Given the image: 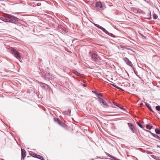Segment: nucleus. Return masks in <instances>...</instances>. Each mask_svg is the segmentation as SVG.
Here are the masks:
<instances>
[{
  "mask_svg": "<svg viewBox=\"0 0 160 160\" xmlns=\"http://www.w3.org/2000/svg\"><path fill=\"white\" fill-rule=\"evenodd\" d=\"M48 91H50V92H51L52 93H53V90H52V89L50 87V88H49Z\"/></svg>",
  "mask_w": 160,
  "mask_h": 160,
  "instance_id": "obj_35",
  "label": "nucleus"
},
{
  "mask_svg": "<svg viewBox=\"0 0 160 160\" xmlns=\"http://www.w3.org/2000/svg\"><path fill=\"white\" fill-rule=\"evenodd\" d=\"M54 121L57 123H58L62 127H63L64 125V123L61 121L60 119L58 118H54Z\"/></svg>",
  "mask_w": 160,
  "mask_h": 160,
  "instance_id": "obj_11",
  "label": "nucleus"
},
{
  "mask_svg": "<svg viewBox=\"0 0 160 160\" xmlns=\"http://www.w3.org/2000/svg\"><path fill=\"white\" fill-rule=\"evenodd\" d=\"M119 114H115V115H112V116H119Z\"/></svg>",
  "mask_w": 160,
  "mask_h": 160,
  "instance_id": "obj_39",
  "label": "nucleus"
},
{
  "mask_svg": "<svg viewBox=\"0 0 160 160\" xmlns=\"http://www.w3.org/2000/svg\"><path fill=\"white\" fill-rule=\"evenodd\" d=\"M27 92L29 93H30V91L29 90H28L27 91Z\"/></svg>",
  "mask_w": 160,
  "mask_h": 160,
  "instance_id": "obj_42",
  "label": "nucleus"
},
{
  "mask_svg": "<svg viewBox=\"0 0 160 160\" xmlns=\"http://www.w3.org/2000/svg\"><path fill=\"white\" fill-rule=\"evenodd\" d=\"M140 105L141 106L142 105H143V103H141Z\"/></svg>",
  "mask_w": 160,
  "mask_h": 160,
  "instance_id": "obj_45",
  "label": "nucleus"
},
{
  "mask_svg": "<svg viewBox=\"0 0 160 160\" xmlns=\"http://www.w3.org/2000/svg\"><path fill=\"white\" fill-rule=\"evenodd\" d=\"M124 47H122V48H123Z\"/></svg>",
  "mask_w": 160,
  "mask_h": 160,
  "instance_id": "obj_47",
  "label": "nucleus"
},
{
  "mask_svg": "<svg viewBox=\"0 0 160 160\" xmlns=\"http://www.w3.org/2000/svg\"><path fill=\"white\" fill-rule=\"evenodd\" d=\"M38 83L39 84L40 86L46 91L49 90V88H50V87L49 86L46 84L40 82H38Z\"/></svg>",
  "mask_w": 160,
  "mask_h": 160,
  "instance_id": "obj_5",
  "label": "nucleus"
},
{
  "mask_svg": "<svg viewBox=\"0 0 160 160\" xmlns=\"http://www.w3.org/2000/svg\"><path fill=\"white\" fill-rule=\"evenodd\" d=\"M113 108H116L115 107H113Z\"/></svg>",
  "mask_w": 160,
  "mask_h": 160,
  "instance_id": "obj_49",
  "label": "nucleus"
},
{
  "mask_svg": "<svg viewBox=\"0 0 160 160\" xmlns=\"http://www.w3.org/2000/svg\"><path fill=\"white\" fill-rule=\"evenodd\" d=\"M92 92L95 94L96 95H97L98 92L96 90H93L92 91Z\"/></svg>",
  "mask_w": 160,
  "mask_h": 160,
  "instance_id": "obj_32",
  "label": "nucleus"
},
{
  "mask_svg": "<svg viewBox=\"0 0 160 160\" xmlns=\"http://www.w3.org/2000/svg\"><path fill=\"white\" fill-rule=\"evenodd\" d=\"M127 73L128 75V76H129V74H128V73L127 72Z\"/></svg>",
  "mask_w": 160,
  "mask_h": 160,
  "instance_id": "obj_46",
  "label": "nucleus"
},
{
  "mask_svg": "<svg viewBox=\"0 0 160 160\" xmlns=\"http://www.w3.org/2000/svg\"><path fill=\"white\" fill-rule=\"evenodd\" d=\"M159 113L160 114V112H159Z\"/></svg>",
  "mask_w": 160,
  "mask_h": 160,
  "instance_id": "obj_50",
  "label": "nucleus"
},
{
  "mask_svg": "<svg viewBox=\"0 0 160 160\" xmlns=\"http://www.w3.org/2000/svg\"><path fill=\"white\" fill-rule=\"evenodd\" d=\"M26 152L24 149H21V158L22 160H24L26 156Z\"/></svg>",
  "mask_w": 160,
  "mask_h": 160,
  "instance_id": "obj_12",
  "label": "nucleus"
},
{
  "mask_svg": "<svg viewBox=\"0 0 160 160\" xmlns=\"http://www.w3.org/2000/svg\"><path fill=\"white\" fill-rule=\"evenodd\" d=\"M111 85L113 87H115L116 88V87H117V85H116L114 84H111Z\"/></svg>",
  "mask_w": 160,
  "mask_h": 160,
  "instance_id": "obj_37",
  "label": "nucleus"
},
{
  "mask_svg": "<svg viewBox=\"0 0 160 160\" xmlns=\"http://www.w3.org/2000/svg\"><path fill=\"white\" fill-rule=\"evenodd\" d=\"M157 148H160V145H157Z\"/></svg>",
  "mask_w": 160,
  "mask_h": 160,
  "instance_id": "obj_40",
  "label": "nucleus"
},
{
  "mask_svg": "<svg viewBox=\"0 0 160 160\" xmlns=\"http://www.w3.org/2000/svg\"><path fill=\"white\" fill-rule=\"evenodd\" d=\"M2 160H4V159H2Z\"/></svg>",
  "mask_w": 160,
  "mask_h": 160,
  "instance_id": "obj_48",
  "label": "nucleus"
},
{
  "mask_svg": "<svg viewBox=\"0 0 160 160\" xmlns=\"http://www.w3.org/2000/svg\"><path fill=\"white\" fill-rule=\"evenodd\" d=\"M36 158H38L42 160H45L43 158V157L42 156L40 155H37Z\"/></svg>",
  "mask_w": 160,
  "mask_h": 160,
  "instance_id": "obj_24",
  "label": "nucleus"
},
{
  "mask_svg": "<svg viewBox=\"0 0 160 160\" xmlns=\"http://www.w3.org/2000/svg\"><path fill=\"white\" fill-rule=\"evenodd\" d=\"M157 160H160V158H159L158 157L157 159H156Z\"/></svg>",
  "mask_w": 160,
  "mask_h": 160,
  "instance_id": "obj_43",
  "label": "nucleus"
},
{
  "mask_svg": "<svg viewBox=\"0 0 160 160\" xmlns=\"http://www.w3.org/2000/svg\"><path fill=\"white\" fill-rule=\"evenodd\" d=\"M29 154L35 158H36L37 156V154H36L32 151L30 152Z\"/></svg>",
  "mask_w": 160,
  "mask_h": 160,
  "instance_id": "obj_21",
  "label": "nucleus"
},
{
  "mask_svg": "<svg viewBox=\"0 0 160 160\" xmlns=\"http://www.w3.org/2000/svg\"><path fill=\"white\" fill-rule=\"evenodd\" d=\"M93 23V24L94 25V26L97 27V28H98L101 29L102 28V27L100 26L98 24H96L95 23Z\"/></svg>",
  "mask_w": 160,
  "mask_h": 160,
  "instance_id": "obj_25",
  "label": "nucleus"
},
{
  "mask_svg": "<svg viewBox=\"0 0 160 160\" xmlns=\"http://www.w3.org/2000/svg\"><path fill=\"white\" fill-rule=\"evenodd\" d=\"M153 126L151 125H150L149 124H148L146 126V128L147 129L149 130H151Z\"/></svg>",
  "mask_w": 160,
  "mask_h": 160,
  "instance_id": "obj_22",
  "label": "nucleus"
},
{
  "mask_svg": "<svg viewBox=\"0 0 160 160\" xmlns=\"http://www.w3.org/2000/svg\"><path fill=\"white\" fill-rule=\"evenodd\" d=\"M143 129L144 130L146 131V132H150L151 133V134H152V133L151 132V131L146 130V129H145L144 128H143Z\"/></svg>",
  "mask_w": 160,
  "mask_h": 160,
  "instance_id": "obj_33",
  "label": "nucleus"
},
{
  "mask_svg": "<svg viewBox=\"0 0 160 160\" xmlns=\"http://www.w3.org/2000/svg\"><path fill=\"white\" fill-rule=\"evenodd\" d=\"M42 77L44 80L49 81L52 78V76L50 72H43L42 73Z\"/></svg>",
  "mask_w": 160,
  "mask_h": 160,
  "instance_id": "obj_2",
  "label": "nucleus"
},
{
  "mask_svg": "<svg viewBox=\"0 0 160 160\" xmlns=\"http://www.w3.org/2000/svg\"><path fill=\"white\" fill-rule=\"evenodd\" d=\"M98 101L100 103H102L104 107H108V105L106 101L102 98L98 96Z\"/></svg>",
  "mask_w": 160,
  "mask_h": 160,
  "instance_id": "obj_7",
  "label": "nucleus"
},
{
  "mask_svg": "<svg viewBox=\"0 0 160 160\" xmlns=\"http://www.w3.org/2000/svg\"><path fill=\"white\" fill-rule=\"evenodd\" d=\"M11 52L18 59L21 58V56L19 52L14 48H12Z\"/></svg>",
  "mask_w": 160,
  "mask_h": 160,
  "instance_id": "obj_4",
  "label": "nucleus"
},
{
  "mask_svg": "<svg viewBox=\"0 0 160 160\" xmlns=\"http://www.w3.org/2000/svg\"><path fill=\"white\" fill-rule=\"evenodd\" d=\"M131 10L135 13H142V14H145V13L144 12L138 8L133 7L131 8Z\"/></svg>",
  "mask_w": 160,
  "mask_h": 160,
  "instance_id": "obj_6",
  "label": "nucleus"
},
{
  "mask_svg": "<svg viewBox=\"0 0 160 160\" xmlns=\"http://www.w3.org/2000/svg\"><path fill=\"white\" fill-rule=\"evenodd\" d=\"M71 113V110L70 109H68L67 111H65L63 112L62 113L66 115H68L70 116Z\"/></svg>",
  "mask_w": 160,
  "mask_h": 160,
  "instance_id": "obj_15",
  "label": "nucleus"
},
{
  "mask_svg": "<svg viewBox=\"0 0 160 160\" xmlns=\"http://www.w3.org/2000/svg\"><path fill=\"white\" fill-rule=\"evenodd\" d=\"M1 19L3 21L7 22H12L15 24L19 23L20 20L12 15L7 14L2 17Z\"/></svg>",
  "mask_w": 160,
  "mask_h": 160,
  "instance_id": "obj_1",
  "label": "nucleus"
},
{
  "mask_svg": "<svg viewBox=\"0 0 160 160\" xmlns=\"http://www.w3.org/2000/svg\"><path fill=\"white\" fill-rule=\"evenodd\" d=\"M143 18L149 20H151L152 19L151 13L150 11H148V13L146 17H144Z\"/></svg>",
  "mask_w": 160,
  "mask_h": 160,
  "instance_id": "obj_13",
  "label": "nucleus"
},
{
  "mask_svg": "<svg viewBox=\"0 0 160 160\" xmlns=\"http://www.w3.org/2000/svg\"><path fill=\"white\" fill-rule=\"evenodd\" d=\"M155 132L157 134H160V130L158 128L155 129Z\"/></svg>",
  "mask_w": 160,
  "mask_h": 160,
  "instance_id": "obj_26",
  "label": "nucleus"
},
{
  "mask_svg": "<svg viewBox=\"0 0 160 160\" xmlns=\"http://www.w3.org/2000/svg\"><path fill=\"white\" fill-rule=\"evenodd\" d=\"M132 68V69L133 70V71L135 74V75H137L139 78L141 79V78L140 77L139 75H138V72L136 70L135 68L133 67Z\"/></svg>",
  "mask_w": 160,
  "mask_h": 160,
  "instance_id": "obj_20",
  "label": "nucleus"
},
{
  "mask_svg": "<svg viewBox=\"0 0 160 160\" xmlns=\"http://www.w3.org/2000/svg\"><path fill=\"white\" fill-rule=\"evenodd\" d=\"M136 123L141 128L143 129L144 128V127L139 122H138L137 121L136 122Z\"/></svg>",
  "mask_w": 160,
  "mask_h": 160,
  "instance_id": "obj_27",
  "label": "nucleus"
},
{
  "mask_svg": "<svg viewBox=\"0 0 160 160\" xmlns=\"http://www.w3.org/2000/svg\"><path fill=\"white\" fill-rule=\"evenodd\" d=\"M98 97V96H99L100 97H102V95L101 93H98L97 95H96Z\"/></svg>",
  "mask_w": 160,
  "mask_h": 160,
  "instance_id": "obj_31",
  "label": "nucleus"
},
{
  "mask_svg": "<svg viewBox=\"0 0 160 160\" xmlns=\"http://www.w3.org/2000/svg\"><path fill=\"white\" fill-rule=\"evenodd\" d=\"M153 17L154 19H156L158 18V16L156 14L154 13L153 14Z\"/></svg>",
  "mask_w": 160,
  "mask_h": 160,
  "instance_id": "obj_30",
  "label": "nucleus"
},
{
  "mask_svg": "<svg viewBox=\"0 0 160 160\" xmlns=\"http://www.w3.org/2000/svg\"><path fill=\"white\" fill-rule=\"evenodd\" d=\"M89 55L91 58L92 60L95 62L98 61V55L96 53V52H92L91 51H90L89 53Z\"/></svg>",
  "mask_w": 160,
  "mask_h": 160,
  "instance_id": "obj_3",
  "label": "nucleus"
},
{
  "mask_svg": "<svg viewBox=\"0 0 160 160\" xmlns=\"http://www.w3.org/2000/svg\"><path fill=\"white\" fill-rule=\"evenodd\" d=\"M148 152H148V154H149V153H152L151 152H149V151H148Z\"/></svg>",
  "mask_w": 160,
  "mask_h": 160,
  "instance_id": "obj_44",
  "label": "nucleus"
},
{
  "mask_svg": "<svg viewBox=\"0 0 160 160\" xmlns=\"http://www.w3.org/2000/svg\"><path fill=\"white\" fill-rule=\"evenodd\" d=\"M101 30H102L103 32H104L106 34H108L109 36L113 38H115L116 36L115 35L109 32L108 31H107L105 28L102 27V28Z\"/></svg>",
  "mask_w": 160,
  "mask_h": 160,
  "instance_id": "obj_9",
  "label": "nucleus"
},
{
  "mask_svg": "<svg viewBox=\"0 0 160 160\" xmlns=\"http://www.w3.org/2000/svg\"><path fill=\"white\" fill-rule=\"evenodd\" d=\"M83 86L84 87H86V85L85 84H83Z\"/></svg>",
  "mask_w": 160,
  "mask_h": 160,
  "instance_id": "obj_41",
  "label": "nucleus"
},
{
  "mask_svg": "<svg viewBox=\"0 0 160 160\" xmlns=\"http://www.w3.org/2000/svg\"><path fill=\"white\" fill-rule=\"evenodd\" d=\"M74 73L75 75L78 76H80L81 75V74L80 73L76 71H75L74 72Z\"/></svg>",
  "mask_w": 160,
  "mask_h": 160,
  "instance_id": "obj_28",
  "label": "nucleus"
},
{
  "mask_svg": "<svg viewBox=\"0 0 160 160\" xmlns=\"http://www.w3.org/2000/svg\"><path fill=\"white\" fill-rule=\"evenodd\" d=\"M128 124L130 129L133 133H134L135 132V129L134 125L131 122L128 123Z\"/></svg>",
  "mask_w": 160,
  "mask_h": 160,
  "instance_id": "obj_10",
  "label": "nucleus"
},
{
  "mask_svg": "<svg viewBox=\"0 0 160 160\" xmlns=\"http://www.w3.org/2000/svg\"><path fill=\"white\" fill-rule=\"evenodd\" d=\"M113 104L114 105L119 108L121 109L123 111H126V110L123 107H122V106H120L118 104H117V103H116L115 102H113Z\"/></svg>",
  "mask_w": 160,
  "mask_h": 160,
  "instance_id": "obj_19",
  "label": "nucleus"
},
{
  "mask_svg": "<svg viewBox=\"0 0 160 160\" xmlns=\"http://www.w3.org/2000/svg\"><path fill=\"white\" fill-rule=\"evenodd\" d=\"M96 7L98 8H102V3L101 2H98L95 4Z\"/></svg>",
  "mask_w": 160,
  "mask_h": 160,
  "instance_id": "obj_18",
  "label": "nucleus"
},
{
  "mask_svg": "<svg viewBox=\"0 0 160 160\" xmlns=\"http://www.w3.org/2000/svg\"><path fill=\"white\" fill-rule=\"evenodd\" d=\"M155 109L159 111V112H160V106L158 105L156 106V107Z\"/></svg>",
  "mask_w": 160,
  "mask_h": 160,
  "instance_id": "obj_29",
  "label": "nucleus"
},
{
  "mask_svg": "<svg viewBox=\"0 0 160 160\" xmlns=\"http://www.w3.org/2000/svg\"><path fill=\"white\" fill-rule=\"evenodd\" d=\"M152 135L153 136L154 138H156L157 139H158L159 140V142H160V137L157 135H156V134L153 133H152ZM154 140H155L156 141H159L158 140H157L156 139H153Z\"/></svg>",
  "mask_w": 160,
  "mask_h": 160,
  "instance_id": "obj_16",
  "label": "nucleus"
},
{
  "mask_svg": "<svg viewBox=\"0 0 160 160\" xmlns=\"http://www.w3.org/2000/svg\"><path fill=\"white\" fill-rule=\"evenodd\" d=\"M62 33L64 34L67 33L68 31L67 29L64 27L62 28Z\"/></svg>",
  "mask_w": 160,
  "mask_h": 160,
  "instance_id": "obj_23",
  "label": "nucleus"
},
{
  "mask_svg": "<svg viewBox=\"0 0 160 160\" xmlns=\"http://www.w3.org/2000/svg\"><path fill=\"white\" fill-rule=\"evenodd\" d=\"M152 135L153 136L154 138H156L157 139H158L159 140V142H160V137L157 135H156V134L153 133H152ZM154 140H155L156 141H159L158 140H157L156 139H153Z\"/></svg>",
  "mask_w": 160,
  "mask_h": 160,
  "instance_id": "obj_17",
  "label": "nucleus"
},
{
  "mask_svg": "<svg viewBox=\"0 0 160 160\" xmlns=\"http://www.w3.org/2000/svg\"><path fill=\"white\" fill-rule=\"evenodd\" d=\"M123 60L128 65L131 67L132 68L133 67V66L132 63L128 58L126 57H124L123 58Z\"/></svg>",
  "mask_w": 160,
  "mask_h": 160,
  "instance_id": "obj_8",
  "label": "nucleus"
},
{
  "mask_svg": "<svg viewBox=\"0 0 160 160\" xmlns=\"http://www.w3.org/2000/svg\"><path fill=\"white\" fill-rule=\"evenodd\" d=\"M144 103L147 108L149 109V110L150 111L153 112V113H155V112L153 110L149 104H148V103L146 102H145Z\"/></svg>",
  "mask_w": 160,
  "mask_h": 160,
  "instance_id": "obj_14",
  "label": "nucleus"
},
{
  "mask_svg": "<svg viewBox=\"0 0 160 160\" xmlns=\"http://www.w3.org/2000/svg\"><path fill=\"white\" fill-rule=\"evenodd\" d=\"M116 88H117L118 89L120 90H123L122 89V88H121L120 87H118V86H117Z\"/></svg>",
  "mask_w": 160,
  "mask_h": 160,
  "instance_id": "obj_36",
  "label": "nucleus"
},
{
  "mask_svg": "<svg viewBox=\"0 0 160 160\" xmlns=\"http://www.w3.org/2000/svg\"><path fill=\"white\" fill-rule=\"evenodd\" d=\"M105 153L107 155L108 157H109L110 158H111V157L112 156V155H110V154H109V153H108L107 152H105Z\"/></svg>",
  "mask_w": 160,
  "mask_h": 160,
  "instance_id": "obj_34",
  "label": "nucleus"
},
{
  "mask_svg": "<svg viewBox=\"0 0 160 160\" xmlns=\"http://www.w3.org/2000/svg\"><path fill=\"white\" fill-rule=\"evenodd\" d=\"M144 0L145 1H146V0Z\"/></svg>",
  "mask_w": 160,
  "mask_h": 160,
  "instance_id": "obj_51",
  "label": "nucleus"
},
{
  "mask_svg": "<svg viewBox=\"0 0 160 160\" xmlns=\"http://www.w3.org/2000/svg\"><path fill=\"white\" fill-rule=\"evenodd\" d=\"M41 5V3L40 2H39L37 4V5L38 6H40Z\"/></svg>",
  "mask_w": 160,
  "mask_h": 160,
  "instance_id": "obj_38",
  "label": "nucleus"
}]
</instances>
